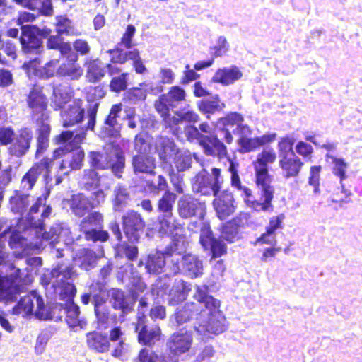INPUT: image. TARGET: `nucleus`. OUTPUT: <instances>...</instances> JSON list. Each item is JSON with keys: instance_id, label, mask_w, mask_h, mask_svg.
Masks as SVG:
<instances>
[{"instance_id": "obj_27", "label": "nucleus", "mask_w": 362, "mask_h": 362, "mask_svg": "<svg viewBox=\"0 0 362 362\" xmlns=\"http://www.w3.org/2000/svg\"><path fill=\"white\" fill-rule=\"evenodd\" d=\"M34 301L36 303L37 309L35 314L39 310H41L43 305V299L36 291H32L30 294L21 297L17 305L13 308V313L16 315L30 314L33 311Z\"/></svg>"}, {"instance_id": "obj_51", "label": "nucleus", "mask_w": 362, "mask_h": 362, "mask_svg": "<svg viewBox=\"0 0 362 362\" xmlns=\"http://www.w3.org/2000/svg\"><path fill=\"white\" fill-rule=\"evenodd\" d=\"M326 157L332 159L334 165L332 168V173L339 178L340 183H341L347 178L346 173L349 167L348 163L345 162L344 158H337L330 154H327Z\"/></svg>"}, {"instance_id": "obj_57", "label": "nucleus", "mask_w": 362, "mask_h": 362, "mask_svg": "<svg viewBox=\"0 0 362 362\" xmlns=\"http://www.w3.org/2000/svg\"><path fill=\"white\" fill-rule=\"evenodd\" d=\"M229 43L224 36H220L216 42V45L211 48L213 52L211 54L214 57H220L225 55L229 50Z\"/></svg>"}, {"instance_id": "obj_34", "label": "nucleus", "mask_w": 362, "mask_h": 362, "mask_svg": "<svg viewBox=\"0 0 362 362\" xmlns=\"http://www.w3.org/2000/svg\"><path fill=\"white\" fill-rule=\"evenodd\" d=\"M197 105L199 111L205 115L208 119H211L212 115L221 112L225 107L224 103L217 94L199 100Z\"/></svg>"}, {"instance_id": "obj_11", "label": "nucleus", "mask_w": 362, "mask_h": 362, "mask_svg": "<svg viewBox=\"0 0 362 362\" xmlns=\"http://www.w3.org/2000/svg\"><path fill=\"white\" fill-rule=\"evenodd\" d=\"M186 92L179 86H172L169 91L163 94L155 102V108L163 117L165 122H168V119L170 117V111L175 110L178 105L185 100Z\"/></svg>"}, {"instance_id": "obj_43", "label": "nucleus", "mask_w": 362, "mask_h": 362, "mask_svg": "<svg viewBox=\"0 0 362 362\" xmlns=\"http://www.w3.org/2000/svg\"><path fill=\"white\" fill-rule=\"evenodd\" d=\"M193 158L197 159L196 154H192L189 150L180 149L173 157V163L178 173L189 170L192 168Z\"/></svg>"}, {"instance_id": "obj_59", "label": "nucleus", "mask_w": 362, "mask_h": 362, "mask_svg": "<svg viewBox=\"0 0 362 362\" xmlns=\"http://www.w3.org/2000/svg\"><path fill=\"white\" fill-rule=\"evenodd\" d=\"M127 73H123L119 76L113 77L110 83V90L119 93L124 90L127 86Z\"/></svg>"}, {"instance_id": "obj_22", "label": "nucleus", "mask_w": 362, "mask_h": 362, "mask_svg": "<svg viewBox=\"0 0 362 362\" xmlns=\"http://www.w3.org/2000/svg\"><path fill=\"white\" fill-rule=\"evenodd\" d=\"M202 308L195 303H186L184 305L177 307L175 314L171 317L173 323L174 321L177 326H181L185 323L194 321L193 327L197 323V317Z\"/></svg>"}, {"instance_id": "obj_53", "label": "nucleus", "mask_w": 362, "mask_h": 362, "mask_svg": "<svg viewBox=\"0 0 362 362\" xmlns=\"http://www.w3.org/2000/svg\"><path fill=\"white\" fill-rule=\"evenodd\" d=\"M110 57V62L112 64H124L127 60H129V53H133L132 50H123L120 48L109 49L107 51Z\"/></svg>"}, {"instance_id": "obj_23", "label": "nucleus", "mask_w": 362, "mask_h": 362, "mask_svg": "<svg viewBox=\"0 0 362 362\" xmlns=\"http://www.w3.org/2000/svg\"><path fill=\"white\" fill-rule=\"evenodd\" d=\"M43 57H35L30 59L28 62L23 64V66L28 71H33L35 76L43 78H49L57 74L56 68L59 63V58L49 60L44 66H41L42 59Z\"/></svg>"}, {"instance_id": "obj_45", "label": "nucleus", "mask_w": 362, "mask_h": 362, "mask_svg": "<svg viewBox=\"0 0 362 362\" xmlns=\"http://www.w3.org/2000/svg\"><path fill=\"white\" fill-rule=\"evenodd\" d=\"M101 291L102 288L99 284H92L89 286L88 292L81 296V303L83 305H88L92 303L94 305V308L98 305H102L105 301L104 298L100 295Z\"/></svg>"}, {"instance_id": "obj_47", "label": "nucleus", "mask_w": 362, "mask_h": 362, "mask_svg": "<svg viewBox=\"0 0 362 362\" xmlns=\"http://www.w3.org/2000/svg\"><path fill=\"white\" fill-rule=\"evenodd\" d=\"M50 134V126L47 123H42L38 129L37 138V150L35 157L42 156L47 149L49 146V136Z\"/></svg>"}, {"instance_id": "obj_54", "label": "nucleus", "mask_w": 362, "mask_h": 362, "mask_svg": "<svg viewBox=\"0 0 362 362\" xmlns=\"http://www.w3.org/2000/svg\"><path fill=\"white\" fill-rule=\"evenodd\" d=\"M96 260V255L93 250H84L79 258L80 267L83 269L90 270L95 267Z\"/></svg>"}, {"instance_id": "obj_31", "label": "nucleus", "mask_w": 362, "mask_h": 362, "mask_svg": "<svg viewBox=\"0 0 362 362\" xmlns=\"http://www.w3.org/2000/svg\"><path fill=\"white\" fill-rule=\"evenodd\" d=\"M303 165V162L295 153H292L290 156H284L279 160L283 177L286 180L298 177Z\"/></svg>"}, {"instance_id": "obj_7", "label": "nucleus", "mask_w": 362, "mask_h": 362, "mask_svg": "<svg viewBox=\"0 0 362 362\" xmlns=\"http://www.w3.org/2000/svg\"><path fill=\"white\" fill-rule=\"evenodd\" d=\"M63 153V148L59 147L54 151L52 158H44L39 163H35L23 176L21 183V187L25 190L31 189L42 173L47 183L53 170L57 173H61L60 161Z\"/></svg>"}, {"instance_id": "obj_9", "label": "nucleus", "mask_w": 362, "mask_h": 362, "mask_svg": "<svg viewBox=\"0 0 362 362\" xmlns=\"http://www.w3.org/2000/svg\"><path fill=\"white\" fill-rule=\"evenodd\" d=\"M49 194V189L45 195L38 197L29 209L25 218L30 227L36 229V236L38 238H41L52 243V239L49 237L52 235L50 230L46 231L44 228V219L49 217L52 211V207L45 204Z\"/></svg>"}, {"instance_id": "obj_1", "label": "nucleus", "mask_w": 362, "mask_h": 362, "mask_svg": "<svg viewBox=\"0 0 362 362\" xmlns=\"http://www.w3.org/2000/svg\"><path fill=\"white\" fill-rule=\"evenodd\" d=\"M98 106V103L89 105L87 108L88 122L86 124L81 125L78 129L75 130L62 132L57 137V141L59 143L70 142L69 144L62 146L64 150L60 161L62 175H68L71 171L78 170L82 168L85 153L81 148L75 146L85 139L87 130L94 129Z\"/></svg>"}, {"instance_id": "obj_44", "label": "nucleus", "mask_w": 362, "mask_h": 362, "mask_svg": "<svg viewBox=\"0 0 362 362\" xmlns=\"http://www.w3.org/2000/svg\"><path fill=\"white\" fill-rule=\"evenodd\" d=\"M168 184L162 175H159L156 180H147L145 181L144 189L150 196H158L162 192L168 191Z\"/></svg>"}, {"instance_id": "obj_42", "label": "nucleus", "mask_w": 362, "mask_h": 362, "mask_svg": "<svg viewBox=\"0 0 362 362\" xmlns=\"http://www.w3.org/2000/svg\"><path fill=\"white\" fill-rule=\"evenodd\" d=\"M131 201L128 188L124 185H118L113 190V209L115 211H122Z\"/></svg>"}, {"instance_id": "obj_32", "label": "nucleus", "mask_w": 362, "mask_h": 362, "mask_svg": "<svg viewBox=\"0 0 362 362\" xmlns=\"http://www.w3.org/2000/svg\"><path fill=\"white\" fill-rule=\"evenodd\" d=\"M156 150L160 160L164 164H170L171 158L175 156L180 149L173 139L168 137H160L156 142Z\"/></svg>"}, {"instance_id": "obj_52", "label": "nucleus", "mask_w": 362, "mask_h": 362, "mask_svg": "<svg viewBox=\"0 0 362 362\" xmlns=\"http://www.w3.org/2000/svg\"><path fill=\"white\" fill-rule=\"evenodd\" d=\"M177 117L173 116L168 119V122H165L170 127L177 125L182 122H187L189 123H196L199 119V116L194 111L187 110L185 112L178 114L175 112Z\"/></svg>"}, {"instance_id": "obj_62", "label": "nucleus", "mask_w": 362, "mask_h": 362, "mask_svg": "<svg viewBox=\"0 0 362 362\" xmlns=\"http://www.w3.org/2000/svg\"><path fill=\"white\" fill-rule=\"evenodd\" d=\"M129 60L132 61L133 67L138 74H144L147 71V69L143 63L140 56V52L137 49H133V53H129Z\"/></svg>"}, {"instance_id": "obj_14", "label": "nucleus", "mask_w": 362, "mask_h": 362, "mask_svg": "<svg viewBox=\"0 0 362 362\" xmlns=\"http://www.w3.org/2000/svg\"><path fill=\"white\" fill-rule=\"evenodd\" d=\"M123 230L127 240L138 243L144 233L145 222L140 214L133 210L127 211L122 216Z\"/></svg>"}, {"instance_id": "obj_8", "label": "nucleus", "mask_w": 362, "mask_h": 362, "mask_svg": "<svg viewBox=\"0 0 362 362\" xmlns=\"http://www.w3.org/2000/svg\"><path fill=\"white\" fill-rule=\"evenodd\" d=\"M88 163L95 170L110 169L117 178H121L125 168V156L122 151L110 152L90 151L88 155Z\"/></svg>"}, {"instance_id": "obj_33", "label": "nucleus", "mask_w": 362, "mask_h": 362, "mask_svg": "<svg viewBox=\"0 0 362 362\" xmlns=\"http://www.w3.org/2000/svg\"><path fill=\"white\" fill-rule=\"evenodd\" d=\"M243 73L236 66H230L218 69L211 78V81L218 83L223 86H229L240 80Z\"/></svg>"}, {"instance_id": "obj_15", "label": "nucleus", "mask_w": 362, "mask_h": 362, "mask_svg": "<svg viewBox=\"0 0 362 362\" xmlns=\"http://www.w3.org/2000/svg\"><path fill=\"white\" fill-rule=\"evenodd\" d=\"M227 160L229 163L228 171L230 173L231 186L241 192V195L244 197V200L248 206L257 211H263V209H259L255 204L261 202L259 197L256 199L252 195L251 189L241 185L238 175L239 163L230 158H227Z\"/></svg>"}, {"instance_id": "obj_29", "label": "nucleus", "mask_w": 362, "mask_h": 362, "mask_svg": "<svg viewBox=\"0 0 362 362\" xmlns=\"http://www.w3.org/2000/svg\"><path fill=\"white\" fill-rule=\"evenodd\" d=\"M21 292L13 275L0 276V301H13Z\"/></svg>"}, {"instance_id": "obj_30", "label": "nucleus", "mask_w": 362, "mask_h": 362, "mask_svg": "<svg viewBox=\"0 0 362 362\" xmlns=\"http://www.w3.org/2000/svg\"><path fill=\"white\" fill-rule=\"evenodd\" d=\"M132 166L135 175H155V158L147 154H136L132 157Z\"/></svg>"}, {"instance_id": "obj_10", "label": "nucleus", "mask_w": 362, "mask_h": 362, "mask_svg": "<svg viewBox=\"0 0 362 362\" xmlns=\"http://www.w3.org/2000/svg\"><path fill=\"white\" fill-rule=\"evenodd\" d=\"M185 133L188 141H197L199 143L206 156L217 157L219 159L227 158V148L217 135L200 134L194 125L186 127Z\"/></svg>"}, {"instance_id": "obj_13", "label": "nucleus", "mask_w": 362, "mask_h": 362, "mask_svg": "<svg viewBox=\"0 0 362 362\" xmlns=\"http://www.w3.org/2000/svg\"><path fill=\"white\" fill-rule=\"evenodd\" d=\"M170 249L174 250V240L165 247L163 252L157 251L149 254L144 263L142 260L140 261L139 266L144 264V268L148 274L157 275L164 272L166 276H171L170 271L168 269Z\"/></svg>"}, {"instance_id": "obj_20", "label": "nucleus", "mask_w": 362, "mask_h": 362, "mask_svg": "<svg viewBox=\"0 0 362 362\" xmlns=\"http://www.w3.org/2000/svg\"><path fill=\"white\" fill-rule=\"evenodd\" d=\"M192 341V331L181 329L170 336L167 341V346L171 353L180 355L190 349Z\"/></svg>"}, {"instance_id": "obj_64", "label": "nucleus", "mask_w": 362, "mask_h": 362, "mask_svg": "<svg viewBox=\"0 0 362 362\" xmlns=\"http://www.w3.org/2000/svg\"><path fill=\"white\" fill-rule=\"evenodd\" d=\"M122 111L121 104L113 105L110 110L108 115L106 117L104 123H107L116 127L121 128L120 124L117 122L119 114Z\"/></svg>"}, {"instance_id": "obj_48", "label": "nucleus", "mask_w": 362, "mask_h": 362, "mask_svg": "<svg viewBox=\"0 0 362 362\" xmlns=\"http://www.w3.org/2000/svg\"><path fill=\"white\" fill-rule=\"evenodd\" d=\"M100 184V176L93 169H86L80 180L81 186L86 190L96 189Z\"/></svg>"}, {"instance_id": "obj_5", "label": "nucleus", "mask_w": 362, "mask_h": 362, "mask_svg": "<svg viewBox=\"0 0 362 362\" xmlns=\"http://www.w3.org/2000/svg\"><path fill=\"white\" fill-rule=\"evenodd\" d=\"M168 257V269L171 275L182 273L190 279H196L203 274V264L199 258L192 253H187L180 245L179 240H174V250Z\"/></svg>"}, {"instance_id": "obj_3", "label": "nucleus", "mask_w": 362, "mask_h": 362, "mask_svg": "<svg viewBox=\"0 0 362 362\" xmlns=\"http://www.w3.org/2000/svg\"><path fill=\"white\" fill-rule=\"evenodd\" d=\"M276 158L272 148H264L257 154L256 160L252 163L257 195L261 200V202L255 204L256 207L263 209V211H272L274 208L272 204L274 193V188L272 185L273 177L269 173L268 165L273 163Z\"/></svg>"}, {"instance_id": "obj_63", "label": "nucleus", "mask_w": 362, "mask_h": 362, "mask_svg": "<svg viewBox=\"0 0 362 362\" xmlns=\"http://www.w3.org/2000/svg\"><path fill=\"white\" fill-rule=\"evenodd\" d=\"M208 250H210L212 258L219 257L226 253V246L225 243L222 240L216 238L210 243Z\"/></svg>"}, {"instance_id": "obj_46", "label": "nucleus", "mask_w": 362, "mask_h": 362, "mask_svg": "<svg viewBox=\"0 0 362 362\" xmlns=\"http://www.w3.org/2000/svg\"><path fill=\"white\" fill-rule=\"evenodd\" d=\"M28 103L33 112L42 113V116L44 117L43 112L47 108V102L46 98L40 91L35 89L31 90L28 98Z\"/></svg>"}, {"instance_id": "obj_16", "label": "nucleus", "mask_w": 362, "mask_h": 362, "mask_svg": "<svg viewBox=\"0 0 362 362\" xmlns=\"http://www.w3.org/2000/svg\"><path fill=\"white\" fill-rule=\"evenodd\" d=\"M138 342L144 346H152L160 340L161 330L158 325H147L146 317H138L135 325Z\"/></svg>"}, {"instance_id": "obj_24", "label": "nucleus", "mask_w": 362, "mask_h": 362, "mask_svg": "<svg viewBox=\"0 0 362 362\" xmlns=\"http://www.w3.org/2000/svg\"><path fill=\"white\" fill-rule=\"evenodd\" d=\"M33 139V134L30 129L28 127L21 129L9 147L10 153L16 157L25 156L30 147Z\"/></svg>"}, {"instance_id": "obj_58", "label": "nucleus", "mask_w": 362, "mask_h": 362, "mask_svg": "<svg viewBox=\"0 0 362 362\" xmlns=\"http://www.w3.org/2000/svg\"><path fill=\"white\" fill-rule=\"evenodd\" d=\"M119 135L120 129L107 123H103L98 132V136L103 139L117 138Z\"/></svg>"}, {"instance_id": "obj_40", "label": "nucleus", "mask_w": 362, "mask_h": 362, "mask_svg": "<svg viewBox=\"0 0 362 362\" xmlns=\"http://www.w3.org/2000/svg\"><path fill=\"white\" fill-rule=\"evenodd\" d=\"M16 3L30 10H37V13L50 16L53 14L51 0H15Z\"/></svg>"}, {"instance_id": "obj_38", "label": "nucleus", "mask_w": 362, "mask_h": 362, "mask_svg": "<svg viewBox=\"0 0 362 362\" xmlns=\"http://www.w3.org/2000/svg\"><path fill=\"white\" fill-rule=\"evenodd\" d=\"M72 91L68 84H58L53 86L52 103L56 110L62 108L71 100Z\"/></svg>"}, {"instance_id": "obj_18", "label": "nucleus", "mask_w": 362, "mask_h": 362, "mask_svg": "<svg viewBox=\"0 0 362 362\" xmlns=\"http://www.w3.org/2000/svg\"><path fill=\"white\" fill-rule=\"evenodd\" d=\"M177 212L182 218L187 219L193 216L204 218L205 205L191 196H183L178 200Z\"/></svg>"}, {"instance_id": "obj_4", "label": "nucleus", "mask_w": 362, "mask_h": 362, "mask_svg": "<svg viewBox=\"0 0 362 362\" xmlns=\"http://www.w3.org/2000/svg\"><path fill=\"white\" fill-rule=\"evenodd\" d=\"M243 116L237 112H233L225 117L218 119L214 126L216 129L223 134L222 138L227 144L233 141L232 134L239 136L238 144L239 151L241 153H247L259 148L257 139L249 138L251 134V129L247 124H243Z\"/></svg>"}, {"instance_id": "obj_36", "label": "nucleus", "mask_w": 362, "mask_h": 362, "mask_svg": "<svg viewBox=\"0 0 362 362\" xmlns=\"http://www.w3.org/2000/svg\"><path fill=\"white\" fill-rule=\"evenodd\" d=\"M66 309V301L64 303H54L49 308L45 307L43 303L41 310L37 312L36 317L44 320L60 321L65 315Z\"/></svg>"}, {"instance_id": "obj_55", "label": "nucleus", "mask_w": 362, "mask_h": 362, "mask_svg": "<svg viewBox=\"0 0 362 362\" xmlns=\"http://www.w3.org/2000/svg\"><path fill=\"white\" fill-rule=\"evenodd\" d=\"M151 149V146L144 134H138L134 139V150L138 154H146Z\"/></svg>"}, {"instance_id": "obj_60", "label": "nucleus", "mask_w": 362, "mask_h": 362, "mask_svg": "<svg viewBox=\"0 0 362 362\" xmlns=\"http://www.w3.org/2000/svg\"><path fill=\"white\" fill-rule=\"evenodd\" d=\"M33 201V197L29 194L19 195L16 199L15 206H13V210H15L17 213L23 214L24 212L27 211L30 203Z\"/></svg>"}, {"instance_id": "obj_25", "label": "nucleus", "mask_w": 362, "mask_h": 362, "mask_svg": "<svg viewBox=\"0 0 362 362\" xmlns=\"http://www.w3.org/2000/svg\"><path fill=\"white\" fill-rule=\"evenodd\" d=\"M192 188L193 192L200 194L202 195L217 196L218 191H215L212 177L209 173L202 169L192 180Z\"/></svg>"}, {"instance_id": "obj_35", "label": "nucleus", "mask_w": 362, "mask_h": 362, "mask_svg": "<svg viewBox=\"0 0 362 362\" xmlns=\"http://www.w3.org/2000/svg\"><path fill=\"white\" fill-rule=\"evenodd\" d=\"M65 320L70 328L84 329L87 325L86 320L80 315L79 306L74 301H66Z\"/></svg>"}, {"instance_id": "obj_56", "label": "nucleus", "mask_w": 362, "mask_h": 362, "mask_svg": "<svg viewBox=\"0 0 362 362\" xmlns=\"http://www.w3.org/2000/svg\"><path fill=\"white\" fill-rule=\"evenodd\" d=\"M293 140L288 137H284L280 139L278 144L280 159L284 158V156H290L292 153H294L293 150Z\"/></svg>"}, {"instance_id": "obj_12", "label": "nucleus", "mask_w": 362, "mask_h": 362, "mask_svg": "<svg viewBox=\"0 0 362 362\" xmlns=\"http://www.w3.org/2000/svg\"><path fill=\"white\" fill-rule=\"evenodd\" d=\"M53 278H57V286L60 288V298L66 301H74L76 288L70 281L74 275L71 266L59 264L52 271Z\"/></svg>"}, {"instance_id": "obj_41", "label": "nucleus", "mask_w": 362, "mask_h": 362, "mask_svg": "<svg viewBox=\"0 0 362 362\" xmlns=\"http://www.w3.org/2000/svg\"><path fill=\"white\" fill-rule=\"evenodd\" d=\"M76 62L68 60V63L61 64L57 70V75L70 81L78 80L83 70L80 65L76 64Z\"/></svg>"}, {"instance_id": "obj_21", "label": "nucleus", "mask_w": 362, "mask_h": 362, "mask_svg": "<svg viewBox=\"0 0 362 362\" xmlns=\"http://www.w3.org/2000/svg\"><path fill=\"white\" fill-rule=\"evenodd\" d=\"M57 52L58 58L66 57L69 61H78V54L72 50L71 44L64 42V38L58 34L49 36L46 42L45 51Z\"/></svg>"}, {"instance_id": "obj_61", "label": "nucleus", "mask_w": 362, "mask_h": 362, "mask_svg": "<svg viewBox=\"0 0 362 362\" xmlns=\"http://www.w3.org/2000/svg\"><path fill=\"white\" fill-rule=\"evenodd\" d=\"M215 239L213 235L212 231L210 228L209 223L202 225L200 229L199 243L205 249L208 250L209 245Z\"/></svg>"}, {"instance_id": "obj_17", "label": "nucleus", "mask_w": 362, "mask_h": 362, "mask_svg": "<svg viewBox=\"0 0 362 362\" xmlns=\"http://www.w3.org/2000/svg\"><path fill=\"white\" fill-rule=\"evenodd\" d=\"M21 28L20 42L23 53L27 55H35V57H44L45 48L42 40L30 33L31 32L24 25H22Z\"/></svg>"}, {"instance_id": "obj_50", "label": "nucleus", "mask_w": 362, "mask_h": 362, "mask_svg": "<svg viewBox=\"0 0 362 362\" xmlns=\"http://www.w3.org/2000/svg\"><path fill=\"white\" fill-rule=\"evenodd\" d=\"M56 31L57 34L62 37L78 35V30L74 27L73 22L66 16H57L56 18Z\"/></svg>"}, {"instance_id": "obj_19", "label": "nucleus", "mask_w": 362, "mask_h": 362, "mask_svg": "<svg viewBox=\"0 0 362 362\" xmlns=\"http://www.w3.org/2000/svg\"><path fill=\"white\" fill-rule=\"evenodd\" d=\"M110 303L112 308L121 312L120 317L124 318L133 311L135 299L121 289L112 288L109 291Z\"/></svg>"}, {"instance_id": "obj_39", "label": "nucleus", "mask_w": 362, "mask_h": 362, "mask_svg": "<svg viewBox=\"0 0 362 362\" xmlns=\"http://www.w3.org/2000/svg\"><path fill=\"white\" fill-rule=\"evenodd\" d=\"M69 203L71 212L78 217L84 216L92 209L90 200L83 194L73 195Z\"/></svg>"}, {"instance_id": "obj_6", "label": "nucleus", "mask_w": 362, "mask_h": 362, "mask_svg": "<svg viewBox=\"0 0 362 362\" xmlns=\"http://www.w3.org/2000/svg\"><path fill=\"white\" fill-rule=\"evenodd\" d=\"M176 199V194L168 190L165 191L157 202L156 227L163 235H172L182 228V224L174 214Z\"/></svg>"}, {"instance_id": "obj_28", "label": "nucleus", "mask_w": 362, "mask_h": 362, "mask_svg": "<svg viewBox=\"0 0 362 362\" xmlns=\"http://www.w3.org/2000/svg\"><path fill=\"white\" fill-rule=\"evenodd\" d=\"M214 206L220 219H226L228 216L234 211V199L231 192L223 191L220 194L215 196Z\"/></svg>"}, {"instance_id": "obj_2", "label": "nucleus", "mask_w": 362, "mask_h": 362, "mask_svg": "<svg viewBox=\"0 0 362 362\" xmlns=\"http://www.w3.org/2000/svg\"><path fill=\"white\" fill-rule=\"evenodd\" d=\"M194 298L204 305L197 317L194 330L200 335H218L224 332L228 328V322L220 310L221 302L209 295L208 286H197Z\"/></svg>"}, {"instance_id": "obj_37", "label": "nucleus", "mask_w": 362, "mask_h": 362, "mask_svg": "<svg viewBox=\"0 0 362 362\" xmlns=\"http://www.w3.org/2000/svg\"><path fill=\"white\" fill-rule=\"evenodd\" d=\"M86 343L89 349L98 353L107 352L110 345L107 336L96 331L86 334Z\"/></svg>"}, {"instance_id": "obj_26", "label": "nucleus", "mask_w": 362, "mask_h": 362, "mask_svg": "<svg viewBox=\"0 0 362 362\" xmlns=\"http://www.w3.org/2000/svg\"><path fill=\"white\" fill-rule=\"evenodd\" d=\"M85 116V109L81 107V101H74L67 109L62 112V121L64 127L81 124Z\"/></svg>"}, {"instance_id": "obj_49", "label": "nucleus", "mask_w": 362, "mask_h": 362, "mask_svg": "<svg viewBox=\"0 0 362 362\" xmlns=\"http://www.w3.org/2000/svg\"><path fill=\"white\" fill-rule=\"evenodd\" d=\"M105 76L103 63L98 59L90 60L87 63L86 78L89 82L100 81Z\"/></svg>"}]
</instances>
